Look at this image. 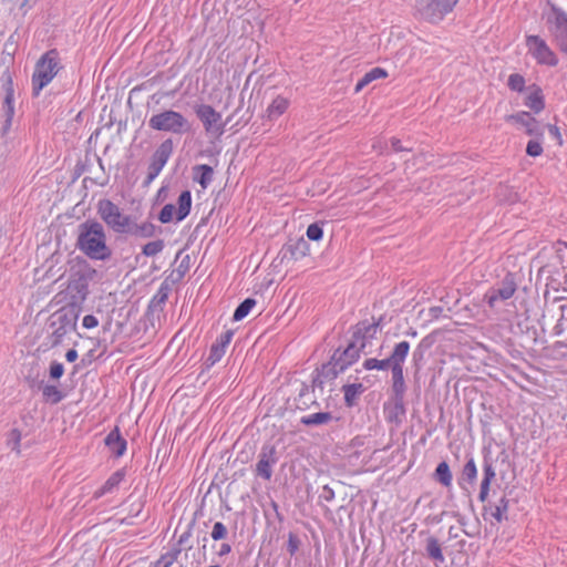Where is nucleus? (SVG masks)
Instances as JSON below:
<instances>
[{"label": "nucleus", "instance_id": "1", "mask_svg": "<svg viewBox=\"0 0 567 567\" xmlns=\"http://www.w3.org/2000/svg\"><path fill=\"white\" fill-rule=\"evenodd\" d=\"M78 248L94 260H107L112 256L106 245V234L101 223L87 220L79 226Z\"/></svg>", "mask_w": 567, "mask_h": 567}, {"label": "nucleus", "instance_id": "2", "mask_svg": "<svg viewBox=\"0 0 567 567\" xmlns=\"http://www.w3.org/2000/svg\"><path fill=\"white\" fill-rule=\"evenodd\" d=\"M410 351V343L408 341H401L395 344L391 355L383 360L367 359L363 367L367 370H391L393 380V390H401L404 385L403 378V363Z\"/></svg>", "mask_w": 567, "mask_h": 567}, {"label": "nucleus", "instance_id": "3", "mask_svg": "<svg viewBox=\"0 0 567 567\" xmlns=\"http://www.w3.org/2000/svg\"><path fill=\"white\" fill-rule=\"evenodd\" d=\"M61 69L59 52L55 49L47 51L34 65L32 96H39L41 91L52 82Z\"/></svg>", "mask_w": 567, "mask_h": 567}, {"label": "nucleus", "instance_id": "4", "mask_svg": "<svg viewBox=\"0 0 567 567\" xmlns=\"http://www.w3.org/2000/svg\"><path fill=\"white\" fill-rule=\"evenodd\" d=\"M80 306L76 301H72L62 307L50 317V328L52 344L61 343L66 334L74 331L80 316Z\"/></svg>", "mask_w": 567, "mask_h": 567}, {"label": "nucleus", "instance_id": "5", "mask_svg": "<svg viewBox=\"0 0 567 567\" xmlns=\"http://www.w3.org/2000/svg\"><path fill=\"white\" fill-rule=\"evenodd\" d=\"M148 126L154 131L168 132L175 135H183L192 130L190 122L179 112L164 110L154 114L148 120Z\"/></svg>", "mask_w": 567, "mask_h": 567}, {"label": "nucleus", "instance_id": "6", "mask_svg": "<svg viewBox=\"0 0 567 567\" xmlns=\"http://www.w3.org/2000/svg\"><path fill=\"white\" fill-rule=\"evenodd\" d=\"M97 214L110 229L117 234H126L132 217L122 213L121 208L110 199L97 203Z\"/></svg>", "mask_w": 567, "mask_h": 567}, {"label": "nucleus", "instance_id": "7", "mask_svg": "<svg viewBox=\"0 0 567 567\" xmlns=\"http://www.w3.org/2000/svg\"><path fill=\"white\" fill-rule=\"evenodd\" d=\"M526 47L528 53L536 60L538 64L548 66H556L558 64L557 55L540 37L527 35Z\"/></svg>", "mask_w": 567, "mask_h": 567}, {"label": "nucleus", "instance_id": "8", "mask_svg": "<svg viewBox=\"0 0 567 567\" xmlns=\"http://www.w3.org/2000/svg\"><path fill=\"white\" fill-rule=\"evenodd\" d=\"M316 392H299L296 398H293V402H290V398L284 399L285 402L277 408L272 405L271 412L275 416H284L288 411H306L311 408H320V404L317 401L315 395Z\"/></svg>", "mask_w": 567, "mask_h": 567}, {"label": "nucleus", "instance_id": "9", "mask_svg": "<svg viewBox=\"0 0 567 567\" xmlns=\"http://www.w3.org/2000/svg\"><path fill=\"white\" fill-rule=\"evenodd\" d=\"M547 23L557 45L567 53V13L553 7L551 12L547 16Z\"/></svg>", "mask_w": 567, "mask_h": 567}, {"label": "nucleus", "instance_id": "10", "mask_svg": "<svg viewBox=\"0 0 567 567\" xmlns=\"http://www.w3.org/2000/svg\"><path fill=\"white\" fill-rule=\"evenodd\" d=\"M279 456L276 446L271 443L264 444L255 466L256 477L270 481L272 477V466L277 464Z\"/></svg>", "mask_w": 567, "mask_h": 567}, {"label": "nucleus", "instance_id": "11", "mask_svg": "<svg viewBox=\"0 0 567 567\" xmlns=\"http://www.w3.org/2000/svg\"><path fill=\"white\" fill-rule=\"evenodd\" d=\"M195 113L202 121L206 133L216 135H221L224 133L221 115L213 106L208 104H199L196 106Z\"/></svg>", "mask_w": 567, "mask_h": 567}, {"label": "nucleus", "instance_id": "12", "mask_svg": "<svg viewBox=\"0 0 567 567\" xmlns=\"http://www.w3.org/2000/svg\"><path fill=\"white\" fill-rule=\"evenodd\" d=\"M415 7L421 17L430 22H439L452 11L443 0H417Z\"/></svg>", "mask_w": 567, "mask_h": 567}, {"label": "nucleus", "instance_id": "13", "mask_svg": "<svg viewBox=\"0 0 567 567\" xmlns=\"http://www.w3.org/2000/svg\"><path fill=\"white\" fill-rule=\"evenodd\" d=\"M380 320L369 322L361 321L355 324L352 333V341L362 349V352L367 353V348L372 346V340L377 337L379 331Z\"/></svg>", "mask_w": 567, "mask_h": 567}, {"label": "nucleus", "instance_id": "14", "mask_svg": "<svg viewBox=\"0 0 567 567\" xmlns=\"http://www.w3.org/2000/svg\"><path fill=\"white\" fill-rule=\"evenodd\" d=\"M483 454V478L481 483L492 484L496 477V464L498 462H508V454L506 450H502L497 455H493L491 446L482 449Z\"/></svg>", "mask_w": 567, "mask_h": 567}, {"label": "nucleus", "instance_id": "15", "mask_svg": "<svg viewBox=\"0 0 567 567\" xmlns=\"http://www.w3.org/2000/svg\"><path fill=\"white\" fill-rule=\"evenodd\" d=\"M173 152V142L171 138L165 140L154 152L152 162L148 166L147 182H152L159 175L163 167L166 165Z\"/></svg>", "mask_w": 567, "mask_h": 567}, {"label": "nucleus", "instance_id": "16", "mask_svg": "<svg viewBox=\"0 0 567 567\" xmlns=\"http://www.w3.org/2000/svg\"><path fill=\"white\" fill-rule=\"evenodd\" d=\"M516 291V282L512 275H507L501 282L499 287L492 288L485 295V299L489 307H495L498 300H507L513 297Z\"/></svg>", "mask_w": 567, "mask_h": 567}, {"label": "nucleus", "instance_id": "17", "mask_svg": "<svg viewBox=\"0 0 567 567\" xmlns=\"http://www.w3.org/2000/svg\"><path fill=\"white\" fill-rule=\"evenodd\" d=\"M404 392H393L389 401L384 403L383 411L385 419L395 424L402 423L405 416Z\"/></svg>", "mask_w": 567, "mask_h": 567}, {"label": "nucleus", "instance_id": "18", "mask_svg": "<svg viewBox=\"0 0 567 567\" xmlns=\"http://www.w3.org/2000/svg\"><path fill=\"white\" fill-rule=\"evenodd\" d=\"M339 372H342V370H339V367L334 364L332 360L323 364L322 368L317 371L316 377L312 379V390L317 388L322 390L326 386H336L333 381L337 379Z\"/></svg>", "mask_w": 567, "mask_h": 567}, {"label": "nucleus", "instance_id": "19", "mask_svg": "<svg viewBox=\"0 0 567 567\" xmlns=\"http://www.w3.org/2000/svg\"><path fill=\"white\" fill-rule=\"evenodd\" d=\"M505 121L509 123H516L519 126L525 127L526 133L530 136H543V130L539 126L537 120L533 117L528 112L522 111L516 114L506 115Z\"/></svg>", "mask_w": 567, "mask_h": 567}, {"label": "nucleus", "instance_id": "20", "mask_svg": "<svg viewBox=\"0 0 567 567\" xmlns=\"http://www.w3.org/2000/svg\"><path fill=\"white\" fill-rule=\"evenodd\" d=\"M310 251L309 243L303 238L290 239L281 249L282 259L299 260Z\"/></svg>", "mask_w": 567, "mask_h": 567}, {"label": "nucleus", "instance_id": "21", "mask_svg": "<svg viewBox=\"0 0 567 567\" xmlns=\"http://www.w3.org/2000/svg\"><path fill=\"white\" fill-rule=\"evenodd\" d=\"M360 352H362V349L351 340L343 351L337 350L331 360L339 367V370L343 371L359 358Z\"/></svg>", "mask_w": 567, "mask_h": 567}, {"label": "nucleus", "instance_id": "22", "mask_svg": "<svg viewBox=\"0 0 567 567\" xmlns=\"http://www.w3.org/2000/svg\"><path fill=\"white\" fill-rule=\"evenodd\" d=\"M104 443L109 447L112 455H114L115 457L123 456L127 447V442L122 436L118 426H115L113 430L110 431V433L104 439Z\"/></svg>", "mask_w": 567, "mask_h": 567}, {"label": "nucleus", "instance_id": "23", "mask_svg": "<svg viewBox=\"0 0 567 567\" xmlns=\"http://www.w3.org/2000/svg\"><path fill=\"white\" fill-rule=\"evenodd\" d=\"M3 86L6 91V97L3 102V110L6 113V123L9 126L11 124L12 117L14 115V106H13V99H14V90H13V81L9 72H6L3 74Z\"/></svg>", "mask_w": 567, "mask_h": 567}, {"label": "nucleus", "instance_id": "24", "mask_svg": "<svg viewBox=\"0 0 567 567\" xmlns=\"http://www.w3.org/2000/svg\"><path fill=\"white\" fill-rule=\"evenodd\" d=\"M126 476V468L122 467L117 471H115L106 481L105 483L94 492V498H100L103 495L113 493L121 482L124 481Z\"/></svg>", "mask_w": 567, "mask_h": 567}, {"label": "nucleus", "instance_id": "25", "mask_svg": "<svg viewBox=\"0 0 567 567\" xmlns=\"http://www.w3.org/2000/svg\"><path fill=\"white\" fill-rule=\"evenodd\" d=\"M477 478V466L473 456H470L464 464L460 476L457 477V483L460 487L466 489L465 483L473 485L475 484Z\"/></svg>", "mask_w": 567, "mask_h": 567}, {"label": "nucleus", "instance_id": "26", "mask_svg": "<svg viewBox=\"0 0 567 567\" xmlns=\"http://www.w3.org/2000/svg\"><path fill=\"white\" fill-rule=\"evenodd\" d=\"M199 514V511H196L189 520V523L186 526V529L179 535L177 543L172 546L171 549H176V555L179 556L183 550H190L193 548V545L185 546V542H189V538L192 537L193 529L197 522V516Z\"/></svg>", "mask_w": 567, "mask_h": 567}, {"label": "nucleus", "instance_id": "27", "mask_svg": "<svg viewBox=\"0 0 567 567\" xmlns=\"http://www.w3.org/2000/svg\"><path fill=\"white\" fill-rule=\"evenodd\" d=\"M289 105L290 102L287 97L278 95L268 105L265 116L269 121H275L288 110Z\"/></svg>", "mask_w": 567, "mask_h": 567}, {"label": "nucleus", "instance_id": "28", "mask_svg": "<svg viewBox=\"0 0 567 567\" xmlns=\"http://www.w3.org/2000/svg\"><path fill=\"white\" fill-rule=\"evenodd\" d=\"M156 234V226L151 221L142 224L135 223L133 219L125 235H131L138 238H151Z\"/></svg>", "mask_w": 567, "mask_h": 567}, {"label": "nucleus", "instance_id": "29", "mask_svg": "<svg viewBox=\"0 0 567 567\" xmlns=\"http://www.w3.org/2000/svg\"><path fill=\"white\" fill-rule=\"evenodd\" d=\"M525 105L535 113H539L545 107L543 91L539 86L533 85L529 87L528 95L525 100Z\"/></svg>", "mask_w": 567, "mask_h": 567}, {"label": "nucleus", "instance_id": "30", "mask_svg": "<svg viewBox=\"0 0 567 567\" xmlns=\"http://www.w3.org/2000/svg\"><path fill=\"white\" fill-rule=\"evenodd\" d=\"M425 553L427 558L432 559L435 563L443 564L445 561V557L442 550V545L435 536L430 535L426 538Z\"/></svg>", "mask_w": 567, "mask_h": 567}, {"label": "nucleus", "instance_id": "31", "mask_svg": "<svg viewBox=\"0 0 567 567\" xmlns=\"http://www.w3.org/2000/svg\"><path fill=\"white\" fill-rule=\"evenodd\" d=\"M433 480L444 487H450L452 485L453 475L446 461H442L437 464L433 473Z\"/></svg>", "mask_w": 567, "mask_h": 567}, {"label": "nucleus", "instance_id": "32", "mask_svg": "<svg viewBox=\"0 0 567 567\" xmlns=\"http://www.w3.org/2000/svg\"><path fill=\"white\" fill-rule=\"evenodd\" d=\"M177 209H176V220L182 221L185 219L192 207V194L189 190H184L181 193L177 199Z\"/></svg>", "mask_w": 567, "mask_h": 567}, {"label": "nucleus", "instance_id": "33", "mask_svg": "<svg viewBox=\"0 0 567 567\" xmlns=\"http://www.w3.org/2000/svg\"><path fill=\"white\" fill-rule=\"evenodd\" d=\"M333 419L330 412H316L300 417V423L305 426H319L329 423Z\"/></svg>", "mask_w": 567, "mask_h": 567}, {"label": "nucleus", "instance_id": "34", "mask_svg": "<svg viewBox=\"0 0 567 567\" xmlns=\"http://www.w3.org/2000/svg\"><path fill=\"white\" fill-rule=\"evenodd\" d=\"M68 290L74 292L73 298L76 301H84L89 295V286L84 278L72 279L69 282Z\"/></svg>", "mask_w": 567, "mask_h": 567}, {"label": "nucleus", "instance_id": "35", "mask_svg": "<svg viewBox=\"0 0 567 567\" xmlns=\"http://www.w3.org/2000/svg\"><path fill=\"white\" fill-rule=\"evenodd\" d=\"M388 76V73L384 69L382 68H373L372 70H370L369 72H367L357 83L355 85V93L360 92L361 90H363V87H365L368 84H370L371 82H373L374 80H378V79H384Z\"/></svg>", "mask_w": 567, "mask_h": 567}, {"label": "nucleus", "instance_id": "36", "mask_svg": "<svg viewBox=\"0 0 567 567\" xmlns=\"http://www.w3.org/2000/svg\"><path fill=\"white\" fill-rule=\"evenodd\" d=\"M508 505L509 501L505 494L499 498L498 503L494 506L493 511L491 512V515L497 523H502L503 520L508 519Z\"/></svg>", "mask_w": 567, "mask_h": 567}, {"label": "nucleus", "instance_id": "37", "mask_svg": "<svg viewBox=\"0 0 567 567\" xmlns=\"http://www.w3.org/2000/svg\"><path fill=\"white\" fill-rule=\"evenodd\" d=\"M194 171L200 173L197 179L200 186L205 189L213 181L214 171L209 165L202 164L194 167Z\"/></svg>", "mask_w": 567, "mask_h": 567}, {"label": "nucleus", "instance_id": "38", "mask_svg": "<svg viewBox=\"0 0 567 567\" xmlns=\"http://www.w3.org/2000/svg\"><path fill=\"white\" fill-rule=\"evenodd\" d=\"M176 551V549H169L162 554L158 559L150 564V567H171L179 557Z\"/></svg>", "mask_w": 567, "mask_h": 567}, {"label": "nucleus", "instance_id": "39", "mask_svg": "<svg viewBox=\"0 0 567 567\" xmlns=\"http://www.w3.org/2000/svg\"><path fill=\"white\" fill-rule=\"evenodd\" d=\"M256 305V300L252 298L245 299L235 310L233 319L235 321L243 320Z\"/></svg>", "mask_w": 567, "mask_h": 567}, {"label": "nucleus", "instance_id": "40", "mask_svg": "<svg viewBox=\"0 0 567 567\" xmlns=\"http://www.w3.org/2000/svg\"><path fill=\"white\" fill-rule=\"evenodd\" d=\"M164 249V241L162 239H157L154 241H150L143 246L142 252L147 257H153L159 254Z\"/></svg>", "mask_w": 567, "mask_h": 567}, {"label": "nucleus", "instance_id": "41", "mask_svg": "<svg viewBox=\"0 0 567 567\" xmlns=\"http://www.w3.org/2000/svg\"><path fill=\"white\" fill-rule=\"evenodd\" d=\"M507 85L512 91L523 92L525 89V79L518 73H513L508 76Z\"/></svg>", "mask_w": 567, "mask_h": 567}, {"label": "nucleus", "instance_id": "42", "mask_svg": "<svg viewBox=\"0 0 567 567\" xmlns=\"http://www.w3.org/2000/svg\"><path fill=\"white\" fill-rule=\"evenodd\" d=\"M300 546H301V540H300L299 536L293 532H289L288 540L286 544V549L289 553V555L291 557L295 556L297 554V551L299 550Z\"/></svg>", "mask_w": 567, "mask_h": 567}, {"label": "nucleus", "instance_id": "43", "mask_svg": "<svg viewBox=\"0 0 567 567\" xmlns=\"http://www.w3.org/2000/svg\"><path fill=\"white\" fill-rule=\"evenodd\" d=\"M20 441H21V432L18 429H12L8 433L7 445L17 453H20Z\"/></svg>", "mask_w": 567, "mask_h": 567}, {"label": "nucleus", "instance_id": "44", "mask_svg": "<svg viewBox=\"0 0 567 567\" xmlns=\"http://www.w3.org/2000/svg\"><path fill=\"white\" fill-rule=\"evenodd\" d=\"M227 536H228V529H227L226 525L221 522H216L214 524L212 533H210V537L213 538V540H215V542L223 540V539H226Z\"/></svg>", "mask_w": 567, "mask_h": 567}, {"label": "nucleus", "instance_id": "45", "mask_svg": "<svg viewBox=\"0 0 567 567\" xmlns=\"http://www.w3.org/2000/svg\"><path fill=\"white\" fill-rule=\"evenodd\" d=\"M225 352L226 350L223 348V346L214 343L210 348V352L207 358V362L209 363V365H213L216 362H218L224 357Z\"/></svg>", "mask_w": 567, "mask_h": 567}, {"label": "nucleus", "instance_id": "46", "mask_svg": "<svg viewBox=\"0 0 567 567\" xmlns=\"http://www.w3.org/2000/svg\"><path fill=\"white\" fill-rule=\"evenodd\" d=\"M174 214H176L175 206L172 204H166L159 212L158 219L163 224L171 223L173 220Z\"/></svg>", "mask_w": 567, "mask_h": 567}, {"label": "nucleus", "instance_id": "47", "mask_svg": "<svg viewBox=\"0 0 567 567\" xmlns=\"http://www.w3.org/2000/svg\"><path fill=\"white\" fill-rule=\"evenodd\" d=\"M539 138L540 137H536L535 140H530L527 143V146H526L527 155H529L532 157H537V156L542 155L543 146H542Z\"/></svg>", "mask_w": 567, "mask_h": 567}, {"label": "nucleus", "instance_id": "48", "mask_svg": "<svg viewBox=\"0 0 567 567\" xmlns=\"http://www.w3.org/2000/svg\"><path fill=\"white\" fill-rule=\"evenodd\" d=\"M169 293V287L167 285H162L155 296L153 297L151 305H162L165 303Z\"/></svg>", "mask_w": 567, "mask_h": 567}, {"label": "nucleus", "instance_id": "49", "mask_svg": "<svg viewBox=\"0 0 567 567\" xmlns=\"http://www.w3.org/2000/svg\"><path fill=\"white\" fill-rule=\"evenodd\" d=\"M42 394L44 403L54 405L62 401L66 396L68 392H42Z\"/></svg>", "mask_w": 567, "mask_h": 567}, {"label": "nucleus", "instance_id": "50", "mask_svg": "<svg viewBox=\"0 0 567 567\" xmlns=\"http://www.w3.org/2000/svg\"><path fill=\"white\" fill-rule=\"evenodd\" d=\"M423 359V351L417 348L414 352H413V360H414V363H415V382H416V385L419 388L421 386H424L425 384L421 383V377H420V371H419V361H421Z\"/></svg>", "mask_w": 567, "mask_h": 567}, {"label": "nucleus", "instance_id": "51", "mask_svg": "<svg viewBox=\"0 0 567 567\" xmlns=\"http://www.w3.org/2000/svg\"><path fill=\"white\" fill-rule=\"evenodd\" d=\"M323 231L322 228L318 224H311L307 228V237L310 240H319L322 238Z\"/></svg>", "mask_w": 567, "mask_h": 567}, {"label": "nucleus", "instance_id": "52", "mask_svg": "<svg viewBox=\"0 0 567 567\" xmlns=\"http://www.w3.org/2000/svg\"><path fill=\"white\" fill-rule=\"evenodd\" d=\"M319 499L324 502H332L334 499V491L328 484L323 485L319 493Z\"/></svg>", "mask_w": 567, "mask_h": 567}, {"label": "nucleus", "instance_id": "53", "mask_svg": "<svg viewBox=\"0 0 567 567\" xmlns=\"http://www.w3.org/2000/svg\"><path fill=\"white\" fill-rule=\"evenodd\" d=\"M362 392H344V401L347 406L352 408L358 404Z\"/></svg>", "mask_w": 567, "mask_h": 567}, {"label": "nucleus", "instance_id": "54", "mask_svg": "<svg viewBox=\"0 0 567 567\" xmlns=\"http://www.w3.org/2000/svg\"><path fill=\"white\" fill-rule=\"evenodd\" d=\"M64 372L63 364L60 362H52L50 365V375L53 379H59Z\"/></svg>", "mask_w": 567, "mask_h": 567}, {"label": "nucleus", "instance_id": "55", "mask_svg": "<svg viewBox=\"0 0 567 567\" xmlns=\"http://www.w3.org/2000/svg\"><path fill=\"white\" fill-rule=\"evenodd\" d=\"M233 336H234V332L231 330L225 331L224 333L220 334L216 344L223 346V348L226 350L227 346L230 343V341L233 339Z\"/></svg>", "mask_w": 567, "mask_h": 567}, {"label": "nucleus", "instance_id": "56", "mask_svg": "<svg viewBox=\"0 0 567 567\" xmlns=\"http://www.w3.org/2000/svg\"><path fill=\"white\" fill-rule=\"evenodd\" d=\"M99 324V320L93 315H86L82 320V326L86 329L95 328Z\"/></svg>", "mask_w": 567, "mask_h": 567}, {"label": "nucleus", "instance_id": "57", "mask_svg": "<svg viewBox=\"0 0 567 567\" xmlns=\"http://www.w3.org/2000/svg\"><path fill=\"white\" fill-rule=\"evenodd\" d=\"M491 485L492 484L481 483L480 493H478V501L480 502L484 503V502L487 501L488 495H489V491H491Z\"/></svg>", "mask_w": 567, "mask_h": 567}, {"label": "nucleus", "instance_id": "58", "mask_svg": "<svg viewBox=\"0 0 567 567\" xmlns=\"http://www.w3.org/2000/svg\"><path fill=\"white\" fill-rule=\"evenodd\" d=\"M547 128H548L550 136L557 141L558 145H563V137H561L559 128L556 125H551V124H548Z\"/></svg>", "mask_w": 567, "mask_h": 567}, {"label": "nucleus", "instance_id": "59", "mask_svg": "<svg viewBox=\"0 0 567 567\" xmlns=\"http://www.w3.org/2000/svg\"><path fill=\"white\" fill-rule=\"evenodd\" d=\"M231 553V545L229 543H223L217 550V556L223 557Z\"/></svg>", "mask_w": 567, "mask_h": 567}, {"label": "nucleus", "instance_id": "60", "mask_svg": "<svg viewBox=\"0 0 567 567\" xmlns=\"http://www.w3.org/2000/svg\"><path fill=\"white\" fill-rule=\"evenodd\" d=\"M391 146H392L393 151H395V152L411 151V148H404L401 145V141L395 137L391 138Z\"/></svg>", "mask_w": 567, "mask_h": 567}, {"label": "nucleus", "instance_id": "61", "mask_svg": "<svg viewBox=\"0 0 567 567\" xmlns=\"http://www.w3.org/2000/svg\"><path fill=\"white\" fill-rule=\"evenodd\" d=\"M361 384H358V383H346V384H342L340 390H347V391H350V390H360L361 389Z\"/></svg>", "mask_w": 567, "mask_h": 567}, {"label": "nucleus", "instance_id": "62", "mask_svg": "<svg viewBox=\"0 0 567 567\" xmlns=\"http://www.w3.org/2000/svg\"><path fill=\"white\" fill-rule=\"evenodd\" d=\"M65 359L69 361V362H74L76 359H78V352L76 350L74 349H70L66 354H65Z\"/></svg>", "mask_w": 567, "mask_h": 567}, {"label": "nucleus", "instance_id": "63", "mask_svg": "<svg viewBox=\"0 0 567 567\" xmlns=\"http://www.w3.org/2000/svg\"><path fill=\"white\" fill-rule=\"evenodd\" d=\"M554 347H555L556 350H560V349L565 348L566 351H563L561 354L564 357H567V342L557 341Z\"/></svg>", "mask_w": 567, "mask_h": 567}, {"label": "nucleus", "instance_id": "64", "mask_svg": "<svg viewBox=\"0 0 567 567\" xmlns=\"http://www.w3.org/2000/svg\"><path fill=\"white\" fill-rule=\"evenodd\" d=\"M559 285L561 286V290L567 292V272L565 274L564 281Z\"/></svg>", "mask_w": 567, "mask_h": 567}]
</instances>
